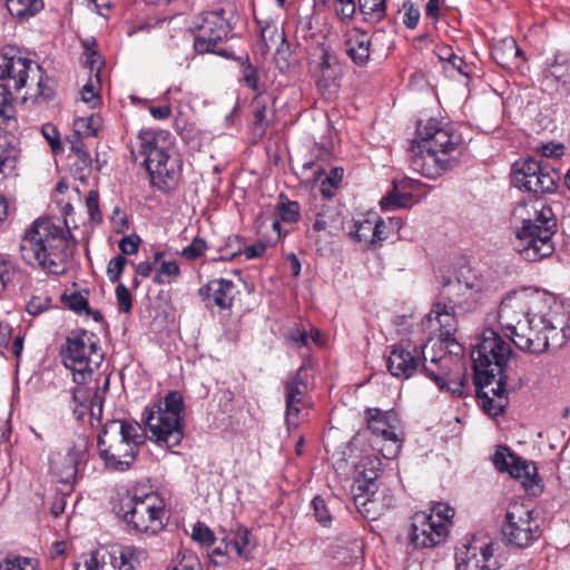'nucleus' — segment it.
<instances>
[{
  "instance_id": "nucleus-39",
  "label": "nucleus",
  "mask_w": 570,
  "mask_h": 570,
  "mask_svg": "<svg viewBox=\"0 0 570 570\" xmlns=\"http://www.w3.org/2000/svg\"><path fill=\"white\" fill-rule=\"evenodd\" d=\"M286 41L283 29H278L276 24L267 23L261 30V46L262 52L271 50L273 47H277Z\"/></svg>"
},
{
  "instance_id": "nucleus-40",
  "label": "nucleus",
  "mask_w": 570,
  "mask_h": 570,
  "mask_svg": "<svg viewBox=\"0 0 570 570\" xmlns=\"http://www.w3.org/2000/svg\"><path fill=\"white\" fill-rule=\"evenodd\" d=\"M8 10L12 16L24 18L33 16L42 9V0H7Z\"/></svg>"
},
{
  "instance_id": "nucleus-36",
  "label": "nucleus",
  "mask_w": 570,
  "mask_h": 570,
  "mask_svg": "<svg viewBox=\"0 0 570 570\" xmlns=\"http://www.w3.org/2000/svg\"><path fill=\"white\" fill-rule=\"evenodd\" d=\"M0 127L6 130H13L17 127L14 107L12 105V91L8 86L0 85Z\"/></svg>"
},
{
  "instance_id": "nucleus-27",
  "label": "nucleus",
  "mask_w": 570,
  "mask_h": 570,
  "mask_svg": "<svg viewBox=\"0 0 570 570\" xmlns=\"http://www.w3.org/2000/svg\"><path fill=\"white\" fill-rule=\"evenodd\" d=\"M493 463L499 471L508 472L512 478L522 480L524 487L535 484L537 468L517 456L505 446H499L493 455Z\"/></svg>"
},
{
  "instance_id": "nucleus-2",
  "label": "nucleus",
  "mask_w": 570,
  "mask_h": 570,
  "mask_svg": "<svg viewBox=\"0 0 570 570\" xmlns=\"http://www.w3.org/2000/svg\"><path fill=\"white\" fill-rule=\"evenodd\" d=\"M68 247L67 232L50 219H37L26 230L19 246L27 264L53 275L66 273Z\"/></svg>"
},
{
  "instance_id": "nucleus-60",
  "label": "nucleus",
  "mask_w": 570,
  "mask_h": 570,
  "mask_svg": "<svg viewBox=\"0 0 570 570\" xmlns=\"http://www.w3.org/2000/svg\"><path fill=\"white\" fill-rule=\"evenodd\" d=\"M289 46L286 41L281 43L275 49V62L281 72H286L289 68Z\"/></svg>"
},
{
  "instance_id": "nucleus-8",
  "label": "nucleus",
  "mask_w": 570,
  "mask_h": 570,
  "mask_svg": "<svg viewBox=\"0 0 570 570\" xmlns=\"http://www.w3.org/2000/svg\"><path fill=\"white\" fill-rule=\"evenodd\" d=\"M511 353L510 344L499 333L492 328L484 330L471 351L475 386H484L492 383V379L507 376L504 368Z\"/></svg>"
},
{
  "instance_id": "nucleus-24",
  "label": "nucleus",
  "mask_w": 570,
  "mask_h": 570,
  "mask_svg": "<svg viewBox=\"0 0 570 570\" xmlns=\"http://www.w3.org/2000/svg\"><path fill=\"white\" fill-rule=\"evenodd\" d=\"M422 363V350L411 341H401L393 345L387 357L390 373L400 379L411 377Z\"/></svg>"
},
{
  "instance_id": "nucleus-61",
  "label": "nucleus",
  "mask_w": 570,
  "mask_h": 570,
  "mask_svg": "<svg viewBox=\"0 0 570 570\" xmlns=\"http://www.w3.org/2000/svg\"><path fill=\"white\" fill-rule=\"evenodd\" d=\"M66 304L70 309H72L77 313H81V312H85L87 314L90 313L88 299L81 293L76 292V293L70 294L66 299Z\"/></svg>"
},
{
  "instance_id": "nucleus-52",
  "label": "nucleus",
  "mask_w": 570,
  "mask_h": 570,
  "mask_svg": "<svg viewBox=\"0 0 570 570\" xmlns=\"http://www.w3.org/2000/svg\"><path fill=\"white\" fill-rule=\"evenodd\" d=\"M41 134L48 141L53 154L61 151L60 135L57 128L52 124H45L41 127Z\"/></svg>"
},
{
  "instance_id": "nucleus-42",
  "label": "nucleus",
  "mask_w": 570,
  "mask_h": 570,
  "mask_svg": "<svg viewBox=\"0 0 570 570\" xmlns=\"http://www.w3.org/2000/svg\"><path fill=\"white\" fill-rule=\"evenodd\" d=\"M547 77H551L563 83L570 81V57L558 56L548 68Z\"/></svg>"
},
{
  "instance_id": "nucleus-5",
  "label": "nucleus",
  "mask_w": 570,
  "mask_h": 570,
  "mask_svg": "<svg viewBox=\"0 0 570 570\" xmlns=\"http://www.w3.org/2000/svg\"><path fill=\"white\" fill-rule=\"evenodd\" d=\"M426 345L422 348V372L440 390H445L454 396H462L466 377L462 346L452 343L450 348L443 344H440L438 350L426 351Z\"/></svg>"
},
{
  "instance_id": "nucleus-48",
  "label": "nucleus",
  "mask_w": 570,
  "mask_h": 570,
  "mask_svg": "<svg viewBox=\"0 0 570 570\" xmlns=\"http://www.w3.org/2000/svg\"><path fill=\"white\" fill-rule=\"evenodd\" d=\"M0 570H39L33 559L24 557L6 558L0 563Z\"/></svg>"
},
{
  "instance_id": "nucleus-53",
  "label": "nucleus",
  "mask_w": 570,
  "mask_h": 570,
  "mask_svg": "<svg viewBox=\"0 0 570 570\" xmlns=\"http://www.w3.org/2000/svg\"><path fill=\"white\" fill-rule=\"evenodd\" d=\"M180 557V553L177 558ZM199 562L197 557L193 552L181 553V558L174 561V564L169 570H197Z\"/></svg>"
},
{
  "instance_id": "nucleus-54",
  "label": "nucleus",
  "mask_w": 570,
  "mask_h": 570,
  "mask_svg": "<svg viewBox=\"0 0 570 570\" xmlns=\"http://www.w3.org/2000/svg\"><path fill=\"white\" fill-rule=\"evenodd\" d=\"M337 65L336 56L328 49L323 48L320 57V61L317 62L315 70L325 71V72H335V66Z\"/></svg>"
},
{
  "instance_id": "nucleus-28",
  "label": "nucleus",
  "mask_w": 570,
  "mask_h": 570,
  "mask_svg": "<svg viewBox=\"0 0 570 570\" xmlns=\"http://www.w3.org/2000/svg\"><path fill=\"white\" fill-rule=\"evenodd\" d=\"M304 368L284 381V394L286 403V423L291 428H297L299 424L298 415L307 391V385L303 377Z\"/></svg>"
},
{
  "instance_id": "nucleus-10",
  "label": "nucleus",
  "mask_w": 570,
  "mask_h": 570,
  "mask_svg": "<svg viewBox=\"0 0 570 570\" xmlns=\"http://www.w3.org/2000/svg\"><path fill=\"white\" fill-rule=\"evenodd\" d=\"M232 12L216 9L204 12L193 20L190 29L195 32L194 49L197 53H220L217 45L232 30Z\"/></svg>"
},
{
  "instance_id": "nucleus-29",
  "label": "nucleus",
  "mask_w": 570,
  "mask_h": 570,
  "mask_svg": "<svg viewBox=\"0 0 570 570\" xmlns=\"http://www.w3.org/2000/svg\"><path fill=\"white\" fill-rule=\"evenodd\" d=\"M393 498L379 490L354 493V504L358 512L366 519L375 520L393 505Z\"/></svg>"
},
{
  "instance_id": "nucleus-43",
  "label": "nucleus",
  "mask_w": 570,
  "mask_h": 570,
  "mask_svg": "<svg viewBox=\"0 0 570 570\" xmlns=\"http://www.w3.org/2000/svg\"><path fill=\"white\" fill-rule=\"evenodd\" d=\"M180 275V268L175 261H161L158 272L154 276L156 284H168Z\"/></svg>"
},
{
  "instance_id": "nucleus-13",
  "label": "nucleus",
  "mask_w": 570,
  "mask_h": 570,
  "mask_svg": "<svg viewBox=\"0 0 570 570\" xmlns=\"http://www.w3.org/2000/svg\"><path fill=\"white\" fill-rule=\"evenodd\" d=\"M124 520L135 530L157 533L164 528L165 505L155 493L134 495L122 503Z\"/></svg>"
},
{
  "instance_id": "nucleus-6",
  "label": "nucleus",
  "mask_w": 570,
  "mask_h": 570,
  "mask_svg": "<svg viewBox=\"0 0 570 570\" xmlns=\"http://www.w3.org/2000/svg\"><path fill=\"white\" fill-rule=\"evenodd\" d=\"M184 399L177 391H170L165 397L145 410V423L150 440L166 449L178 445L184 436Z\"/></svg>"
},
{
  "instance_id": "nucleus-38",
  "label": "nucleus",
  "mask_w": 570,
  "mask_h": 570,
  "mask_svg": "<svg viewBox=\"0 0 570 570\" xmlns=\"http://www.w3.org/2000/svg\"><path fill=\"white\" fill-rule=\"evenodd\" d=\"M252 548L250 533L246 528H239L235 538L228 540V543H226V552L234 551L236 556L243 558H248Z\"/></svg>"
},
{
  "instance_id": "nucleus-55",
  "label": "nucleus",
  "mask_w": 570,
  "mask_h": 570,
  "mask_svg": "<svg viewBox=\"0 0 570 570\" xmlns=\"http://www.w3.org/2000/svg\"><path fill=\"white\" fill-rule=\"evenodd\" d=\"M193 539L202 544L210 546L215 541L214 533L204 523L197 522L193 528Z\"/></svg>"
},
{
  "instance_id": "nucleus-33",
  "label": "nucleus",
  "mask_w": 570,
  "mask_h": 570,
  "mask_svg": "<svg viewBox=\"0 0 570 570\" xmlns=\"http://www.w3.org/2000/svg\"><path fill=\"white\" fill-rule=\"evenodd\" d=\"M370 37L360 31H354L350 35L345 42L346 53L358 66H363L370 58Z\"/></svg>"
},
{
  "instance_id": "nucleus-51",
  "label": "nucleus",
  "mask_w": 570,
  "mask_h": 570,
  "mask_svg": "<svg viewBox=\"0 0 570 570\" xmlns=\"http://www.w3.org/2000/svg\"><path fill=\"white\" fill-rule=\"evenodd\" d=\"M242 79L247 87L257 91L258 90V73L257 69L248 61H243L240 66Z\"/></svg>"
},
{
  "instance_id": "nucleus-7",
  "label": "nucleus",
  "mask_w": 570,
  "mask_h": 570,
  "mask_svg": "<svg viewBox=\"0 0 570 570\" xmlns=\"http://www.w3.org/2000/svg\"><path fill=\"white\" fill-rule=\"evenodd\" d=\"M61 357L63 365L71 372L73 382L77 385H88L104 361V353L96 334L77 330L66 338Z\"/></svg>"
},
{
  "instance_id": "nucleus-3",
  "label": "nucleus",
  "mask_w": 570,
  "mask_h": 570,
  "mask_svg": "<svg viewBox=\"0 0 570 570\" xmlns=\"http://www.w3.org/2000/svg\"><path fill=\"white\" fill-rule=\"evenodd\" d=\"M144 442L145 435L138 423L112 420L104 425L97 446L107 469L125 471L135 462Z\"/></svg>"
},
{
  "instance_id": "nucleus-47",
  "label": "nucleus",
  "mask_w": 570,
  "mask_h": 570,
  "mask_svg": "<svg viewBox=\"0 0 570 570\" xmlns=\"http://www.w3.org/2000/svg\"><path fill=\"white\" fill-rule=\"evenodd\" d=\"M314 78L317 89L322 94H334L337 89L336 73L314 70Z\"/></svg>"
},
{
  "instance_id": "nucleus-41",
  "label": "nucleus",
  "mask_w": 570,
  "mask_h": 570,
  "mask_svg": "<svg viewBox=\"0 0 570 570\" xmlns=\"http://www.w3.org/2000/svg\"><path fill=\"white\" fill-rule=\"evenodd\" d=\"M411 199L412 195L410 193H401L394 185L392 190L381 199V207L383 210L407 207Z\"/></svg>"
},
{
  "instance_id": "nucleus-11",
  "label": "nucleus",
  "mask_w": 570,
  "mask_h": 570,
  "mask_svg": "<svg viewBox=\"0 0 570 570\" xmlns=\"http://www.w3.org/2000/svg\"><path fill=\"white\" fill-rule=\"evenodd\" d=\"M512 173L514 186L533 195L554 193L560 179L552 166L534 158L515 161Z\"/></svg>"
},
{
  "instance_id": "nucleus-32",
  "label": "nucleus",
  "mask_w": 570,
  "mask_h": 570,
  "mask_svg": "<svg viewBox=\"0 0 570 570\" xmlns=\"http://www.w3.org/2000/svg\"><path fill=\"white\" fill-rule=\"evenodd\" d=\"M358 475L355 479L358 492L377 490L375 481L381 473V461L376 456H366L361 461Z\"/></svg>"
},
{
  "instance_id": "nucleus-26",
  "label": "nucleus",
  "mask_w": 570,
  "mask_h": 570,
  "mask_svg": "<svg viewBox=\"0 0 570 570\" xmlns=\"http://www.w3.org/2000/svg\"><path fill=\"white\" fill-rule=\"evenodd\" d=\"M540 316L533 314L531 318L521 322L518 327L507 333L518 348L534 354L547 351V340H543V328L539 323Z\"/></svg>"
},
{
  "instance_id": "nucleus-30",
  "label": "nucleus",
  "mask_w": 570,
  "mask_h": 570,
  "mask_svg": "<svg viewBox=\"0 0 570 570\" xmlns=\"http://www.w3.org/2000/svg\"><path fill=\"white\" fill-rule=\"evenodd\" d=\"M507 376L492 379V383L475 386L479 399L485 412L492 416L501 414L507 405L505 392Z\"/></svg>"
},
{
  "instance_id": "nucleus-15",
  "label": "nucleus",
  "mask_w": 570,
  "mask_h": 570,
  "mask_svg": "<svg viewBox=\"0 0 570 570\" xmlns=\"http://www.w3.org/2000/svg\"><path fill=\"white\" fill-rule=\"evenodd\" d=\"M416 134L423 147H431L444 156H452L458 164L464 150V140L452 125L431 118L426 124H419Z\"/></svg>"
},
{
  "instance_id": "nucleus-12",
  "label": "nucleus",
  "mask_w": 570,
  "mask_h": 570,
  "mask_svg": "<svg viewBox=\"0 0 570 570\" xmlns=\"http://www.w3.org/2000/svg\"><path fill=\"white\" fill-rule=\"evenodd\" d=\"M546 299L543 293L531 288L509 293L502 299L498 312L500 325L505 334L518 327L521 322L531 318L533 314H540V306Z\"/></svg>"
},
{
  "instance_id": "nucleus-46",
  "label": "nucleus",
  "mask_w": 570,
  "mask_h": 570,
  "mask_svg": "<svg viewBox=\"0 0 570 570\" xmlns=\"http://www.w3.org/2000/svg\"><path fill=\"white\" fill-rule=\"evenodd\" d=\"M99 127L100 120L94 115L90 117L78 118L75 121V131L78 136L94 137L97 135Z\"/></svg>"
},
{
  "instance_id": "nucleus-44",
  "label": "nucleus",
  "mask_w": 570,
  "mask_h": 570,
  "mask_svg": "<svg viewBox=\"0 0 570 570\" xmlns=\"http://www.w3.org/2000/svg\"><path fill=\"white\" fill-rule=\"evenodd\" d=\"M71 149L77 158L73 165L76 170L89 171L91 168V158L83 141L79 137L72 142Z\"/></svg>"
},
{
  "instance_id": "nucleus-9",
  "label": "nucleus",
  "mask_w": 570,
  "mask_h": 570,
  "mask_svg": "<svg viewBox=\"0 0 570 570\" xmlns=\"http://www.w3.org/2000/svg\"><path fill=\"white\" fill-rule=\"evenodd\" d=\"M453 509L443 503L435 504L430 512L420 511L412 517L410 540L416 548H431L445 540Z\"/></svg>"
},
{
  "instance_id": "nucleus-18",
  "label": "nucleus",
  "mask_w": 570,
  "mask_h": 570,
  "mask_svg": "<svg viewBox=\"0 0 570 570\" xmlns=\"http://www.w3.org/2000/svg\"><path fill=\"white\" fill-rule=\"evenodd\" d=\"M41 67L31 59L14 53L12 49L0 55L1 86H8L11 91L19 92L28 86L31 78L39 77Z\"/></svg>"
},
{
  "instance_id": "nucleus-49",
  "label": "nucleus",
  "mask_w": 570,
  "mask_h": 570,
  "mask_svg": "<svg viewBox=\"0 0 570 570\" xmlns=\"http://www.w3.org/2000/svg\"><path fill=\"white\" fill-rule=\"evenodd\" d=\"M30 81H36V88L33 92H30V97H35L36 99L42 98L45 100L49 99L53 95L52 88L49 86L48 81L43 78V70L41 69V73L39 77L31 78Z\"/></svg>"
},
{
  "instance_id": "nucleus-37",
  "label": "nucleus",
  "mask_w": 570,
  "mask_h": 570,
  "mask_svg": "<svg viewBox=\"0 0 570 570\" xmlns=\"http://www.w3.org/2000/svg\"><path fill=\"white\" fill-rule=\"evenodd\" d=\"M358 10L365 21L377 23L385 17V0H358Z\"/></svg>"
},
{
  "instance_id": "nucleus-4",
  "label": "nucleus",
  "mask_w": 570,
  "mask_h": 570,
  "mask_svg": "<svg viewBox=\"0 0 570 570\" xmlns=\"http://www.w3.org/2000/svg\"><path fill=\"white\" fill-rule=\"evenodd\" d=\"M136 149L144 158V165L154 184L167 185L168 181L175 180L180 170V158L168 131L144 130L139 132Z\"/></svg>"
},
{
  "instance_id": "nucleus-31",
  "label": "nucleus",
  "mask_w": 570,
  "mask_h": 570,
  "mask_svg": "<svg viewBox=\"0 0 570 570\" xmlns=\"http://www.w3.org/2000/svg\"><path fill=\"white\" fill-rule=\"evenodd\" d=\"M235 284L225 278H215L209 281L205 286L198 291L199 296L213 305L226 309L232 307L234 301Z\"/></svg>"
},
{
  "instance_id": "nucleus-21",
  "label": "nucleus",
  "mask_w": 570,
  "mask_h": 570,
  "mask_svg": "<svg viewBox=\"0 0 570 570\" xmlns=\"http://www.w3.org/2000/svg\"><path fill=\"white\" fill-rule=\"evenodd\" d=\"M396 417L392 412H383L379 409L367 411L368 430L377 438H382L384 444L380 448L385 459H394L401 451L402 442L396 433Z\"/></svg>"
},
{
  "instance_id": "nucleus-22",
  "label": "nucleus",
  "mask_w": 570,
  "mask_h": 570,
  "mask_svg": "<svg viewBox=\"0 0 570 570\" xmlns=\"http://www.w3.org/2000/svg\"><path fill=\"white\" fill-rule=\"evenodd\" d=\"M458 308L448 302H436L431 312L425 316L422 326L430 335H438L440 344L450 348L452 343H456L453 338L456 332L458 323L454 316V309Z\"/></svg>"
},
{
  "instance_id": "nucleus-63",
  "label": "nucleus",
  "mask_w": 570,
  "mask_h": 570,
  "mask_svg": "<svg viewBox=\"0 0 570 570\" xmlns=\"http://www.w3.org/2000/svg\"><path fill=\"white\" fill-rule=\"evenodd\" d=\"M117 304L121 312L128 313L132 307L131 295L128 288L119 283L116 287Z\"/></svg>"
},
{
  "instance_id": "nucleus-19",
  "label": "nucleus",
  "mask_w": 570,
  "mask_h": 570,
  "mask_svg": "<svg viewBox=\"0 0 570 570\" xmlns=\"http://www.w3.org/2000/svg\"><path fill=\"white\" fill-rule=\"evenodd\" d=\"M137 550L134 547L99 548L83 557L79 570H136Z\"/></svg>"
},
{
  "instance_id": "nucleus-16",
  "label": "nucleus",
  "mask_w": 570,
  "mask_h": 570,
  "mask_svg": "<svg viewBox=\"0 0 570 570\" xmlns=\"http://www.w3.org/2000/svg\"><path fill=\"white\" fill-rule=\"evenodd\" d=\"M502 534L510 544L518 548L529 547L539 538L540 530L532 519L531 507L522 502L510 503L502 525Z\"/></svg>"
},
{
  "instance_id": "nucleus-56",
  "label": "nucleus",
  "mask_w": 570,
  "mask_h": 570,
  "mask_svg": "<svg viewBox=\"0 0 570 570\" xmlns=\"http://www.w3.org/2000/svg\"><path fill=\"white\" fill-rule=\"evenodd\" d=\"M278 216L283 222L294 223L299 218V206L296 202L283 203L278 209Z\"/></svg>"
},
{
  "instance_id": "nucleus-57",
  "label": "nucleus",
  "mask_w": 570,
  "mask_h": 570,
  "mask_svg": "<svg viewBox=\"0 0 570 570\" xmlns=\"http://www.w3.org/2000/svg\"><path fill=\"white\" fill-rule=\"evenodd\" d=\"M335 11L342 21H350L356 12V2L355 0H336Z\"/></svg>"
},
{
  "instance_id": "nucleus-62",
  "label": "nucleus",
  "mask_w": 570,
  "mask_h": 570,
  "mask_svg": "<svg viewBox=\"0 0 570 570\" xmlns=\"http://www.w3.org/2000/svg\"><path fill=\"white\" fill-rule=\"evenodd\" d=\"M86 207L88 215L92 222H100L101 214L99 212V194L97 190H90L86 198Z\"/></svg>"
},
{
  "instance_id": "nucleus-50",
  "label": "nucleus",
  "mask_w": 570,
  "mask_h": 570,
  "mask_svg": "<svg viewBox=\"0 0 570 570\" xmlns=\"http://www.w3.org/2000/svg\"><path fill=\"white\" fill-rule=\"evenodd\" d=\"M126 264L127 258L124 255H117L109 261L107 267V275L110 282L116 283L119 281Z\"/></svg>"
},
{
  "instance_id": "nucleus-14",
  "label": "nucleus",
  "mask_w": 570,
  "mask_h": 570,
  "mask_svg": "<svg viewBox=\"0 0 570 570\" xmlns=\"http://www.w3.org/2000/svg\"><path fill=\"white\" fill-rule=\"evenodd\" d=\"M483 287L482 278L469 266H462L458 269L453 279L443 284L440 298L463 312H468L476 306L479 294Z\"/></svg>"
},
{
  "instance_id": "nucleus-34",
  "label": "nucleus",
  "mask_w": 570,
  "mask_h": 570,
  "mask_svg": "<svg viewBox=\"0 0 570 570\" xmlns=\"http://www.w3.org/2000/svg\"><path fill=\"white\" fill-rule=\"evenodd\" d=\"M521 52V49L513 38H504L495 42L491 49L492 58L502 67H509Z\"/></svg>"
},
{
  "instance_id": "nucleus-35",
  "label": "nucleus",
  "mask_w": 570,
  "mask_h": 570,
  "mask_svg": "<svg viewBox=\"0 0 570 570\" xmlns=\"http://www.w3.org/2000/svg\"><path fill=\"white\" fill-rule=\"evenodd\" d=\"M95 385L91 387L89 394L90 414L94 417H99L102 413L104 395L109 387V375L98 374L94 376Z\"/></svg>"
},
{
  "instance_id": "nucleus-1",
  "label": "nucleus",
  "mask_w": 570,
  "mask_h": 570,
  "mask_svg": "<svg viewBox=\"0 0 570 570\" xmlns=\"http://www.w3.org/2000/svg\"><path fill=\"white\" fill-rule=\"evenodd\" d=\"M538 203H519L512 210L514 223L513 247L527 262H540L554 250L553 235L557 222L552 209Z\"/></svg>"
},
{
  "instance_id": "nucleus-64",
  "label": "nucleus",
  "mask_w": 570,
  "mask_h": 570,
  "mask_svg": "<svg viewBox=\"0 0 570 570\" xmlns=\"http://www.w3.org/2000/svg\"><path fill=\"white\" fill-rule=\"evenodd\" d=\"M286 340L294 347L308 346L309 344L308 333L299 328H291L286 335Z\"/></svg>"
},
{
  "instance_id": "nucleus-20",
  "label": "nucleus",
  "mask_w": 570,
  "mask_h": 570,
  "mask_svg": "<svg viewBox=\"0 0 570 570\" xmlns=\"http://www.w3.org/2000/svg\"><path fill=\"white\" fill-rule=\"evenodd\" d=\"M456 165L454 157L444 156L431 147H423L420 139L412 145L411 167L426 178H438Z\"/></svg>"
},
{
  "instance_id": "nucleus-25",
  "label": "nucleus",
  "mask_w": 570,
  "mask_h": 570,
  "mask_svg": "<svg viewBox=\"0 0 570 570\" xmlns=\"http://www.w3.org/2000/svg\"><path fill=\"white\" fill-rule=\"evenodd\" d=\"M88 450V442L83 438H78L72 448L65 454L57 453L51 458L50 466L58 476L59 482L71 484L75 482L78 468L85 460Z\"/></svg>"
},
{
  "instance_id": "nucleus-45",
  "label": "nucleus",
  "mask_w": 570,
  "mask_h": 570,
  "mask_svg": "<svg viewBox=\"0 0 570 570\" xmlns=\"http://www.w3.org/2000/svg\"><path fill=\"white\" fill-rule=\"evenodd\" d=\"M375 229L374 217L365 218L354 223V230L351 232L353 237L358 242H365L372 245L373 232Z\"/></svg>"
},
{
  "instance_id": "nucleus-59",
  "label": "nucleus",
  "mask_w": 570,
  "mask_h": 570,
  "mask_svg": "<svg viewBox=\"0 0 570 570\" xmlns=\"http://www.w3.org/2000/svg\"><path fill=\"white\" fill-rule=\"evenodd\" d=\"M206 243L200 237H195L193 242L183 248L181 256L186 259H196L205 253Z\"/></svg>"
},
{
  "instance_id": "nucleus-17",
  "label": "nucleus",
  "mask_w": 570,
  "mask_h": 570,
  "mask_svg": "<svg viewBox=\"0 0 570 570\" xmlns=\"http://www.w3.org/2000/svg\"><path fill=\"white\" fill-rule=\"evenodd\" d=\"M456 570H497L500 564L493 557L490 539L473 535L465 539L455 551Z\"/></svg>"
},
{
  "instance_id": "nucleus-58",
  "label": "nucleus",
  "mask_w": 570,
  "mask_h": 570,
  "mask_svg": "<svg viewBox=\"0 0 570 570\" xmlns=\"http://www.w3.org/2000/svg\"><path fill=\"white\" fill-rule=\"evenodd\" d=\"M316 520L324 527H327L332 520L327 505L321 497H315L312 501Z\"/></svg>"
},
{
  "instance_id": "nucleus-23",
  "label": "nucleus",
  "mask_w": 570,
  "mask_h": 570,
  "mask_svg": "<svg viewBox=\"0 0 570 570\" xmlns=\"http://www.w3.org/2000/svg\"><path fill=\"white\" fill-rule=\"evenodd\" d=\"M543 328V340H547V350L559 348L570 338V313L562 304L554 303L553 308L539 317Z\"/></svg>"
}]
</instances>
